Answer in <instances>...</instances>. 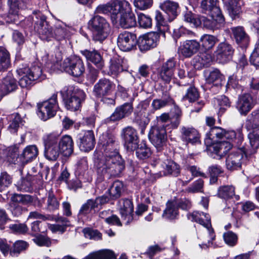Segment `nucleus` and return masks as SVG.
<instances>
[{
    "label": "nucleus",
    "mask_w": 259,
    "mask_h": 259,
    "mask_svg": "<svg viewBox=\"0 0 259 259\" xmlns=\"http://www.w3.org/2000/svg\"><path fill=\"white\" fill-rule=\"evenodd\" d=\"M103 145L105 154L95 161L97 168V181L101 182L106 178L118 177L124 169V163L119 154L115 138L112 136L105 135Z\"/></svg>",
    "instance_id": "1"
},
{
    "label": "nucleus",
    "mask_w": 259,
    "mask_h": 259,
    "mask_svg": "<svg viewBox=\"0 0 259 259\" xmlns=\"http://www.w3.org/2000/svg\"><path fill=\"white\" fill-rule=\"evenodd\" d=\"M161 165L164 175H171L177 177L180 173L179 165L172 160L166 159Z\"/></svg>",
    "instance_id": "32"
},
{
    "label": "nucleus",
    "mask_w": 259,
    "mask_h": 259,
    "mask_svg": "<svg viewBox=\"0 0 259 259\" xmlns=\"http://www.w3.org/2000/svg\"><path fill=\"white\" fill-rule=\"evenodd\" d=\"M225 130L218 126L211 128L209 133V138L214 139L215 138L221 139L224 137Z\"/></svg>",
    "instance_id": "64"
},
{
    "label": "nucleus",
    "mask_w": 259,
    "mask_h": 259,
    "mask_svg": "<svg viewBox=\"0 0 259 259\" xmlns=\"http://www.w3.org/2000/svg\"><path fill=\"white\" fill-rule=\"evenodd\" d=\"M149 139L159 151L162 149L166 141V131L163 125L153 126L149 133Z\"/></svg>",
    "instance_id": "10"
},
{
    "label": "nucleus",
    "mask_w": 259,
    "mask_h": 259,
    "mask_svg": "<svg viewBox=\"0 0 259 259\" xmlns=\"http://www.w3.org/2000/svg\"><path fill=\"white\" fill-rule=\"evenodd\" d=\"M218 41L217 37L212 35L205 34L200 38V46L204 50L208 51L212 49Z\"/></svg>",
    "instance_id": "38"
},
{
    "label": "nucleus",
    "mask_w": 259,
    "mask_h": 259,
    "mask_svg": "<svg viewBox=\"0 0 259 259\" xmlns=\"http://www.w3.org/2000/svg\"><path fill=\"white\" fill-rule=\"evenodd\" d=\"M188 218L191 221L196 222L200 225L203 226L207 229L209 235V239L206 243L199 244L201 248H207L212 246L213 243L212 241L215 239V235L213 230L211 228L210 218L208 214L201 212L198 211H193L192 213L188 214Z\"/></svg>",
    "instance_id": "4"
},
{
    "label": "nucleus",
    "mask_w": 259,
    "mask_h": 259,
    "mask_svg": "<svg viewBox=\"0 0 259 259\" xmlns=\"http://www.w3.org/2000/svg\"><path fill=\"white\" fill-rule=\"evenodd\" d=\"M198 97L199 93L197 90L194 87H190L187 89L186 94L183 97L182 100L193 102L197 100Z\"/></svg>",
    "instance_id": "54"
},
{
    "label": "nucleus",
    "mask_w": 259,
    "mask_h": 259,
    "mask_svg": "<svg viewBox=\"0 0 259 259\" xmlns=\"http://www.w3.org/2000/svg\"><path fill=\"white\" fill-rule=\"evenodd\" d=\"M28 246V244L24 241L18 240L16 241L10 250L12 256L19 254L21 251L25 250Z\"/></svg>",
    "instance_id": "53"
},
{
    "label": "nucleus",
    "mask_w": 259,
    "mask_h": 259,
    "mask_svg": "<svg viewBox=\"0 0 259 259\" xmlns=\"http://www.w3.org/2000/svg\"><path fill=\"white\" fill-rule=\"evenodd\" d=\"M135 150H136V156L139 159L143 160L147 159L151 154L150 149L145 143L138 144L137 147Z\"/></svg>",
    "instance_id": "45"
},
{
    "label": "nucleus",
    "mask_w": 259,
    "mask_h": 259,
    "mask_svg": "<svg viewBox=\"0 0 259 259\" xmlns=\"http://www.w3.org/2000/svg\"><path fill=\"white\" fill-rule=\"evenodd\" d=\"M231 147V144L229 143L223 142L213 144L211 146L212 150L211 149V150L220 157H222L226 154L227 150H229Z\"/></svg>",
    "instance_id": "47"
},
{
    "label": "nucleus",
    "mask_w": 259,
    "mask_h": 259,
    "mask_svg": "<svg viewBox=\"0 0 259 259\" xmlns=\"http://www.w3.org/2000/svg\"><path fill=\"white\" fill-rule=\"evenodd\" d=\"M200 43L195 39L183 41L178 48V53L185 58H190L199 50Z\"/></svg>",
    "instance_id": "18"
},
{
    "label": "nucleus",
    "mask_w": 259,
    "mask_h": 259,
    "mask_svg": "<svg viewBox=\"0 0 259 259\" xmlns=\"http://www.w3.org/2000/svg\"><path fill=\"white\" fill-rule=\"evenodd\" d=\"M243 5L242 0H229L228 2L227 9L230 16L233 19L239 16L241 13V7Z\"/></svg>",
    "instance_id": "33"
},
{
    "label": "nucleus",
    "mask_w": 259,
    "mask_h": 259,
    "mask_svg": "<svg viewBox=\"0 0 259 259\" xmlns=\"http://www.w3.org/2000/svg\"><path fill=\"white\" fill-rule=\"evenodd\" d=\"M11 200L14 202L21 203L23 205H27L33 202H34V205H35V202L37 201V206L38 207L41 206L40 202L37 199H34L29 195L15 194L11 197Z\"/></svg>",
    "instance_id": "37"
},
{
    "label": "nucleus",
    "mask_w": 259,
    "mask_h": 259,
    "mask_svg": "<svg viewBox=\"0 0 259 259\" xmlns=\"http://www.w3.org/2000/svg\"><path fill=\"white\" fill-rule=\"evenodd\" d=\"M62 67L65 71L75 77L81 76L85 71L82 60L76 56L65 59L62 64Z\"/></svg>",
    "instance_id": "9"
},
{
    "label": "nucleus",
    "mask_w": 259,
    "mask_h": 259,
    "mask_svg": "<svg viewBox=\"0 0 259 259\" xmlns=\"http://www.w3.org/2000/svg\"><path fill=\"white\" fill-rule=\"evenodd\" d=\"M133 111V105L131 103H125L123 105L117 106L112 114L104 119V123L110 124L118 121L131 114Z\"/></svg>",
    "instance_id": "14"
},
{
    "label": "nucleus",
    "mask_w": 259,
    "mask_h": 259,
    "mask_svg": "<svg viewBox=\"0 0 259 259\" xmlns=\"http://www.w3.org/2000/svg\"><path fill=\"white\" fill-rule=\"evenodd\" d=\"M59 202L52 192H49L47 199V209L54 211L59 208Z\"/></svg>",
    "instance_id": "58"
},
{
    "label": "nucleus",
    "mask_w": 259,
    "mask_h": 259,
    "mask_svg": "<svg viewBox=\"0 0 259 259\" xmlns=\"http://www.w3.org/2000/svg\"><path fill=\"white\" fill-rule=\"evenodd\" d=\"M123 184L119 181H115L108 190L110 198L116 199L120 197L121 192L123 191Z\"/></svg>",
    "instance_id": "44"
},
{
    "label": "nucleus",
    "mask_w": 259,
    "mask_h": 259,
    "mask_svg": "<svg viewBox=\"0 0 259 259\" xmlns=\"http://www.w3.org/2000/svg\"><path fill=\"white\" fill-rule=\"evenodd\" d=\"M248 138L250 146L253 149L259 148V127L254 128L251 132L249 133Z\"/></svg>",
    "instance_id": "51"
},
{
    "label": "nucleus",
    "mask_w": 259,
    "mask_h": 259,
    "mask_svg": "<svg viewBox=\"0 0 259 259\" xmlns=\"http://www.w3.org/2000/svg\"><path fill=\"white\" fill-rule=\"evenodd\" d=\"M178 215L177 202L168 201L166 203V207L164 210L162 217L168 220L175 219Z\"/></svg>",
    "instance_id": "35"
},
{
    "label": "nucleus",
    "mask_w": 259,
    "mask_h": 259,
    "mask_svg": "<svg viewBox=\"0 0 259 259\" xmlns=\"http://www.w3.org/2000/svg\"><path fill=\"white\" fill-rule=\"evenodd\" d=\"M182 133L184 138L189 143H195L198 141L199 134L196 130L192 127H183Z\"/></svg>",
    "instance_id": "41"
},
{
    "label": "nucleus",
    "mask_w": 259,
    "mask_h": 259,
    "mask_svg": "<svg viewBox=\"0 0 259 259\" xmlns=\"http://www.w3.org/2000/svg\"><path fill=\"white\" fill-rule=\"evenodd\" d=\"M232 34L236 43L241 48H246L250 42V37L242 26L231 28Z\"/></svg>",
    "instance_id": "21"
},
{
    "label": "nucleus",
    "mask_w": 259,
    "mask_h": 259,
    "mask_svg": "<svg viewBox=\"0 0 259 259\" xmlns=\"http://www.w3.org/2000/svg\"><path fill=\"white\" fill-rule=\"evenodd\" d=\"M217 3V0H202L200 5L202 12L208 15L220 14L221 11Z\"/></svg>",
    "instance_id": "29"
},
{
    "label": "nucleus",
    "mask_w": 259,
    "mask_h": 259,
    "mask_svg": "<svg viewBox=\"0 0 259 259\" xmlns=\"http://www.w3.org/2000/svg\"><path fill=\"white\" fill-rule=\"evenodd\" d=\"M134 207L132 201L128 199H123L121 201L120 208V213L123 220L125 221V224L128 225L133 220L132 213Z\"/></svg>",
    "instance_id": "26"
},
{
    "label": "nucleus",
    "mask_w": 259,
    "mask_h": 259,
    "mask_svg": "<svg viewBox=\"0 0 259 259\" xmlns=\"http://www.w3.org/2000/svg\"><path fill=\"white\" fill-rule=\"evenodd\" d=\"M212 61V56L210 54L201 53L193 59L194 66L197 69L202 68L205 66L207 67Z\"/></svg>",
    "instance_id": "34"
},
{
    "label": "nucleus",
    "mask_w": 259,
    "mask_h": 259,
    "mask_svg": "<svg viewBox=\"0 0 259 259\" xmlns=\"http://www.w3.org/2000/svg\"><path fill=\"white\" fill-rule=\"evenodd\" d=\"M245 158V153L241 149L231 152L226 158L227 168L230 170L238 169L241 167Z\"/></svg>",
    "instance_id": "16"
},
{
    "label": "nucleus",
    "mask_w": 259,
    "mask_h": 259,
    "mask_svg": "<svg viewBox=\"0 0 259 259\" xmlns=\"http://www.w3.org/2000/svg\"><path fill=\"white\" fill-rule=\"evenodd\" d=\"M35 176L28 175L22 179L20 183L18 184L20 190L29 192L32 190V187L35 184Z\"/></svg>",
    "instance_id": "46"
},
{
    "label": "nucleus",
    "mask_w": 259,
    "mask_h": 259,
    "mask_svg": "<svg viewBox=\"0 0 259 259\" xmlns=\"http://www.w3.org/2000/svg\"><path fill=\"white\" fill-rule=\"evenodd\" d=\"M218 195L219 197L224 199H229L234 196L236 199H238L239 196L235 194V188L232 186H225L219 188L218 191Z\"/></svg>",
    "instance_id": "42"
},
{
    "label": "nucleus",
    "mask_w": 259,
    "mask_h": 259,
    "mask_svg": "<svg viewBox=\"0 0 259 259\" xmlns=\"http://www.w3.org/2000/svg\"><path fill=\"white\" fill-rule=\"evenodd\" d=\"M159 35L155 32H151L141 36L138 40V46L141 52H145L155 47L159 40Z\"/></svg>",
    "instance_id": "17"
},
{
    "label": "nucleus",
    "mask_w": 259,
    "mask_h": 259,
    "mask_svg": "<svg viewBox=\"0 0 259 259\" xmlns=\"http://www.w3.org/2000/svg\"><path fill=\"white\" fill-rule=\"evenodd\" d=\"M185 170L187 172H190L191 173V176L189 178L187 177L186 178V179L187 180L186 181L187 183H189L193 180L194 177H202L206 178L205 174L201 172L200 171V168L197 167L196 166L186 165L185 166Z\"/></svg>",
    "instance_id": "49"
},
{
    "label": "nucleus",
    "mask_w": 259,
    "mask_h": 259,
    "mask_svg": "<svg viewBox=\"0 0 259 259\" xmlns=\"http://www.w3.org/2000/svg\"><path fill=\"white\" fill-rule=\"evenodd\" d=\"M79 147L84 152H89L92 150L95 145V138L94 133L91 130L85 131L83 135L79 137Z\"/></svg>",
    "instance_id": "23"
},
{
    "label": "nucleus",
    "mask_w": 259,
    "mask_h": 259,
    "mask_svg": "<svg viewBox=\"0 0 259 259\" xmlns=\"http://www.w3.org/2000/svg\"><path fill=\"white\" fill-rule=\"evenodd\" d=\"M121 137L124 141V146L128 151H135L139 143L137 132L132 126H127L122 130Z\"/></svg>",
    "instance_id": "13"
},
{
    "label": "nucleus",
    "mask_w": 259,
    "mask_h": 259,
    "mask_svg": "<svg viewBox=\"0 0 259 259\" xmlns=\"http://www.w3.org/2000/svg\"><path fill=\"white\" fill-rule=\"evenodd\" d=\"M17 72L20 77L19 85L23 88L29 87L35 80L44 78L42 76V70L38 66H34L30 68L27 66L20 67L17 70Z\"/></svg>",
    "instance_id": "3"
},
{
    "label": "nucleus",
    "mask_w": 259,
    "mask_h": 259,
    "mask_svg": "<svg viewBox=\"0 0 259 259\" xmlns=\"http://www.w3.org/2000/svg\"><path fill=\"white\" fill-rule=\"evenodd\" d=\"M61 152L58 144L45 146V156L49 160L56 161Z\"/></svg>",
    "instance_id": "40"
},
{
    "label": "nucleus",
    "mask_w": 259,
    "mask_h": 259,
    "mask_svg": "<svg viewBox=\"0 0 259 259\" xmlns=\"http://www.w3.org/2000/svg\"><path fill=\"white\" fill-rule=\"evenodd\" d=\"M214 103L217 108H218L220 111L224 112L227 107L230 106V103L228 97L225 96H221L213 100Z\"/></svg>",
    "instance_id": "48"
},
{
    "label": "nucleus",
    "mask_w": 259,
    "mask_h": 259,
    "mask_svg": "<svg viewBox=\"0 0 259 259\" xmlns=\"http://www.w3.org/2000/svg\"><path fill=\"white\" fill-rule=\"evenodd\" d=\"M223 79V76L220 71L218 69H213L209 72L208 76L206 77V81L209 83L217 82L219 84Z\"/></svg>",
    "instance_id": "50"
},
{
    "label": "nucleus",
    "mask_w": 259,
    "mask_h": 259,
    "mask_svg": "<svg viewBox=\"0 0 259 259\" xmlns=\"http://www.w3.org/2000/svg\"><path fill=\"white\" fill-rule=\"evenodd\" d=\"M80 53L88 61L94 64L99 69H101L104 67V60L100 53L97 51L84 50L81 51Z\"/></svg>",
    "instance_id": "25"
},
{
    "label": "nucleus",
    "mask_w": 259,
    "mask_h": 259,
    "mask_svg": "<svg viewBox=\"0 0 259 259\" xmlns=\"http://www.w3.org/2000/svg\"><path fill=\"white\" fill-rule=\"evenodd\" d=\"M57 99V94H54L48 100L37 104V115L41 120L46 121L55 115L58 108Z\"/></svg>",
    "instance_id": "8"
},
{
    "label": "nucleus",
    "mask_w": 259,
    "mask_h": 259,
    "mask_svg": "<svg viewBox=\"0 0 259 259\" xmlns=\"http://www.w3.org/2000/svg\"><path fill=\"white\" fill-rule=\"evenodd\" d=\"M97 207L94 200L89 199L87 200L86 203L83 204L81 207L79 211V214L85 215L89 213L91 210Z\"/></svg>",
    "instance_id": "59"
},
{
    "label": "nucleus",
    "mask_w": 259,
    "mask_h": 259,
    "mask_svg": "<svg viewBox=\"0 0 259 259\" xmlns=\"http://www.w3.org/2000/svg\"><path fill=\"white\" fill-rule=\"evenodd\" d=\"M211 19L203 18L202 20L203 26L210 30L218 29L223 27L225 23V19L222 12L218 15H209Z\"/></svg>",
    "instance_id": "24"
},
{
    "label": "nucleus",
    "mask_w": 259,
    "mask_h": 259,
    "mask_svg": "<svg viewBox=\"0 0 259 259\" xmlns=\"http://www.w3.org/2000/svg\"><path fill=\"white\" fill-rule=\"evenodd\" d=\"M35 21V28L39 34L40 38L44 40L50 41L54 38L52 27L46 21V17L39 11L33 12V19Z\"/></svg>",
    "instance_id": "7"
},
{
    "label": "nucleus",
    "mask_w": 259,
    "mask_h": 259,
    "mask_svg": "<svg viewBox=\"0 0 259 259\" xmlns=\"http://www.w3.org/2000/svg\"><path fill=\"white\" fill-rule=\"evenodd\" d=\"M123 60L122 58L118 56L113 57L110 61L111 64L109 67V72L108 73L110 75H117L123 71L122 64Z\"/></svg>",
    "instance_id": "36"
},
{
    "label": "nucleus",
    "mask_w": 259,
    "mask_h": 259,
    "mask_svg": "<svg viewBox=\"0 0 259 259\" xmlns=\"http://www.w3.org/2000/svg\"><path fill=\"white\" fill-rule=\"evenodd\" d=\"M10 124L8 127L9 131L12 133L17 132L20 124H22L23 120L20 115L18 113H14L9 117Z\"/></svg>",
    "instance_id": "43"
},
{
    "label": "nucleus",
    "mask_w": 259,
    "mask_h": 259,
    "mask_svg": "<svg viewBox=\"0 0 259 259\" xmlns=\"http://www.w3.org/2000/svg\"><path fill=\"white\" fill-rule=\"evenodd\" d=\"M253 106V99L250 94H243L239 96L236 108L241 115H246Z\"/></svg>",
    "instance_id": "19"
},
{
    "label": "nucleus",
    "mask_w": 259,
    "mask_h": 259,
    "mask_svg": "<svg viewBox=\"0 0 259 259\" xmlns=\"http://www.w3.org/2000/svg\"><path fill=\"white\" fill-rule=\"evenodd\" d=\"M123 1L116 0L111 3H107L104 5H101L97 7L96 9L97 13L110 14L111 18L116 20L119 12V9L116 6H121Z\"/></svg>",
    "instance_id": "20"
},
{
    "label": "nucleus",
    "mask_w": 259,
    "mask_h": 259,
    "mask_svg": "<svg viewBox=\"0 0 259 259\" xmlns=\"http://www.w3.org/2000/svg\"><path fill=\"white\" fill-rule=\"evenodd\" d=\"M115 84L109 79H100L94 85L93 90V95L96 97L110 96L115 89Z\"/></svg>",
    "instance_id": "11"
},
{
    "label": "nucleus",
    "mask_w": 259,
    "mask_h": 259,
    "mask_svg": "<svg viewBox=\"0 0 259 259\" xmlns=\"http://www.w3.org/2000/svg\"><path fill=\"white\" fill-rule=\"evenodd\" d=\"M234 51L230 44L227 42H222L217 47L215 53L218 59L222 63H226L231 59Z\"/></svg>",
    "instance_id": "22"
},
{
    "label": "nucleus",
    "mask_w": 259,
    "mask_h": 259,
    "mask_svg": "<svg viewBox=\"0 0 259 259\" xmlns=\"http://www.w3.org/2000/svg\"><path fill=\"white\" fill-rule=\"evenodd\" d=\"M61 152L64 156H70L73 152V141L70 136L65 135L62 137L58 144Z\"/></svg>",
    "instance_id": "28"
},
{
    "label": "nucleus",
    "mask_w": 259,
    "mask_h": 259,
    "mask_svg": "<svg viewBox=\"0 0 259 259\" xmlns=\"http://www.w3.org/2000/svg\"><path fill=\"white\" fill-rule=\"evenodd\" d=\"M17 80L11 75L6 76L0 85V93L3 97L14 92L17 89Z\"/></svg>",
    "instance_id": "27"
},
{
    "label": "nucleus",
    "mask_w": 259,
    "mask_h": 259,
    "mask_svg": "<svg viewBox=\"0 0 259 259\" xmlns=\"http://www.w3.org/2000/svg\"><path fill=\"white\" fill-rule=\"evenodd\" d=\"M9 229L14 233L24 234L26 233L28 228L25 224L15 223L9 226Z\"/></svg>",
    "instance_id": "60"
},
{
    "label": "nucleus",
    "mask_w": 259,
    "mask_h": 259,
    "mask_svg": "<svg viewBox=\"0 0 259 259\" xmlns=\"http://www.w3.org/2000/svg\"><path fill=\"white\" fill-rule=\"evenodd\" d=\"M85 97L86 95L82 90L74 87H69L66 97L64 99L65 106L67 110L76 111L80 108Z\"/></svg>",
    "instance_id": "5"
},
{
    "label": "nucleus",
    "mask_w": 259,
    "mask_h": 259,
    "mask_svg": "<svg viewBox=\"0 0 259 259\" xmlns=\"http://www.w3.org/2000/svg\"><path fill=\"white\" fill-rule=\"evenodd\" d=\"M33 242L39 246L49 247L51 245L52 242L50 238L42 235H37L33 239Z\"/></svg>",
    "instance_id": "56"
},
{
    "label": "nucleus",
    "mask_w": 259,
    "mask_h": 259,
    "mask_svg": "<svg viewBox=\"0 0 259 259\" xmlns=\"http://www.w3.org/2000/svg\"><path fill=\"white\" fill-rule=\"evenodd\" d=\"M172 101L171 98L168 95L162 99H154L152 103V106L154 110H159L165 106L166 104Z\"/></svg>",
    "instance_id": "57"
},
{
    "label": "nucleus",
    "mask_w": 259,
    "mask_h": 259,
    "mask_svg": "<svg viewBox=\"0 0 259 259\" xmlns=\"http://www.w3.org/2000/svg\"><path fill=\"white\" fill-rule=\"evenodd\" d=\"M137 43L136 35L128 31L120 33L117 38V45L122 51L128 52L135 49Z\"/></svg>",
    "instance_id": "12"
},
{
    "label": "nucleus",
    "mask_w": 259,
    "mask_h": 259,
    "mask_svg": "<svg viewBox=\"0 0 259 259\" xmlns=\"http://www.w3.org/2000/svg\"><path fill=\"white\" fill-rule=\"evenodd\" d=\"M11 65L9 52L5 48L0 47V71H6Z\"/></svg>",
    "instance_id": "39"
},
{
    "label": "nucleus",
    "mask_w": 259,
    "mask_h": 259,
    "mask_svg": "<svg viewBox=\"0 0 259 259\" xmlns=\"http://www.w3.org/2000/svg\"><path fill=\"white\" fill-rule=\"evenodd\" d=\"M194 33L185 27L182 26L174 30L173 36L175 38H179L182 36H193Z\"/></svg>",
    "instance_id": "63"
},
{
    "label": "nucleus",
    "mask_w": 259,
    "mask_h": 259,
    "mask_svg": "<svg viewBox=\"0 0 259 259\" xmlns=\"http://www.w3.org/2000/svg\"><path fill=\"white\" fill-rule=\"evenodd\" d=\"M12 183V178L6 172L1 174L0 176V192L6 189Z\"/></svg>",
    "instance_id": "62"
},
{
    "label": "nucleus",
    "mask_w": 259,
    "mask_h": 259,
    "mask_svg": "<svg viewBox=\"0 0 259 259\" xmlns=\"http://www.w3.org/2000/svg\"><path fill=\"white\" fill-rule=\"evenodd\" d=\"M178 4L170 1L164 2L161 6V9L168 16L169 22L172 21L177 15Z\"/></svg>",
    "instance_id": "31"
},
{
    "label": "nucleus",
    "mask_w": 259,
    "mask_h": 259,
    "mask_svg": "<svg viewBox=\"0 0 259 259\" xmlns=\"http://www.w3.org/2000/svg\"><path fill=\"white\" fill-rule=\"evenodd\" d=\"M204 182L201 179H199L195 181L193 184L190 186L187 189V191L189 193H198L203 191Z\"/></svg>",
    "instance_id": "61"
},
{
    "label": "nucleus",
    "mask_w": 259,
    "mask_h": 259,
    "mask_svg": "<svg viewBox=\"0 0 259 259\" xmlns=\"http://www.w3.org/2000/svg\"><path fill=\"white\" fill-rule=\"evenodd\" d=\"M176 62L170 58L163 63L158 71V78L165 83H169L174 77Z\"/></svg>",
    "instance_id": "15"
},
{
    "label": "nucleus",
    "mask_w": 259,
    "mask_h": 259,
    "mask_svg": "<svg viewBox=\"0 0 259 259\" xmlns=\"http://www.w3.org/2000/svg\"><path fill=\"white\" fill-rule=\"evenodd\" d=\"M69 30V27L66 26L57 25L53 30L54 38L57 40L64 39L66 36Z\"/></svg>",
    "instance_id": "52"
},
{
    "label": "nucleus",
    "mask_w": 259,
    "mask_h": 259,
    "mask_svg": "<svg viewBox=\"0 0 259 259\" xmlns=\"http://www.w3.org/2000/svg\"><path fill=\"white\" fill-rule=\"evenodd\" d=\"M38 150L35 145L27 146L20 155L19 158L23 164H26L32 161L38 155Z\"/></svg>",
    "instance_id": "30"
},
{
    "label": "nucleus",
    "mask_w": 259,
    "mask_h": 259,
    "mask_svg": "<svg viewBox=\"0 0 259 259\" xmlns=\"http://www.w3.org/2000/svg\"><path fill=\"white\" fill-rule=\"evenodd\" d=\"M138 21L140 26L144 28H150L152 24L151 18L143 13L138 14Z\"/></svg>",
    "instance_id": "55"
},
{
    "label": "nucleus",
    "mask_w": 259,
    "mask_h": 259,
    "mask_svg": "<svg viewBox=\"0 0 259 259\" xmlns=\"http://www.w3.org/2000/svg\"><path fill=\"white\" fill-rule=\"evenodd\" d=\"M121 5L116 6L117 9H119L118 18L120 26L125 29L135 26L137 21L134 14L132 12L130 3L123 0Z\"/></svg>",
    "instance_id": "6"
},
{
    "label": "nucleus",
    "mask_w": 259,
    "mask_h": 259,
    "mask_svg": "<svg viewBox=\"0 0 259 259\" xmlns=\"http://www.w3.org/2000/svg\"><path fill=\"white\" fill-rule=\"evenodd\" d=\"M88 27L92 32L95 41L102 42L108 36L110 27L109 23L103 17L94 16L88 22Z\"/></svg>",
    "instance_id": "2"
}]
</instances>
